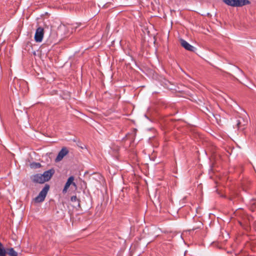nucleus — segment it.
<instances>
[{"label":"nucleus","instance_id":"f257e3e1","mask_svg":"<svg viewBox=\"0 0 256 256\" xmlns=\"http://www.w3.org/2000/svg\"><path fill=\"white\" fill-rule=\"evenodd\" d=\"M50 186L49 184H46L44 188L39 193L38 195L34 198V202H42L44 201L50 190Z\"/></svg>","mask_w":256,"mask_h":256},{"label":"nucleus","instance_id":"f03ea898","mask_svg":"<svg viewBox=\"0 0 256 256\" xmlns=\"http://www.w3.org/2000/svg\"><path fill=\"white\" fill-rule=\"evenodd\" d=\"M248 124L247 120H245L244 118L239 116L236 120V128L240 130H243L246 128V126Z\"/></svg>","mask_w":256,"mask_h":256},{"label":"nucleus","instance_id":"7ed1b4c3","mask_svg":"<svg viewBox=\"0 0 256 256\" xmlns=\"http://www.w3.org/2000/svg\"><path fill=\"white\" fill-rule=\"evenodd\" d=\"M44 35V30L42 27H38L36 28V33L34 34V40L36 42H42Z\"/></svg>","mask_w":256,"mask_h":256},{"label":"nucleus","instance_id":"20e7f679","mask_svg":"<svg viewBox=\"0 0 256 256\" xmlns=\"http://www.w3.org/2000/svg\"><path fill=\"white\" fill-rule=\"evenodd\" d=\"M15 88L17 90L24 92V87H26L27 84L24 80H17L14 82Z\"/></svg>","mask_w":256,"mask_h":256},{"label":"nucleus","instance_id":"39448f33","mask_svg":"<svg viewBox=\"0 0 256 256\" xmlns=\"http://www.w3.org/2000/svg\"><path fill=\"white\" fill-rule=\"evenodd\" d=\"M68 153V150L66 147H64L58 152L56 158L55 159L56 162H60L62 160L64 157Z\"/></svg>","mask_w":256,"mask_h":256},{"label":"nucleus","instance_id":"423d86ee","mask_svg":"<svg viewBox=\"0 0 256 256\" xmlns=\"http://www.w3.org/2000/svg\"><path fill=\"white\" fill-rule=\"evenodd\" d=\"M30 178L32 182L34 183L43 184L46 182L43 178L42 174H37L32 176Z\"/></svg>","mask_w":256,"mask_h":256},{"label":"nucleus","instance_id":"0eeeda50","mask_svg":"<svg viewBox=\"0 0 256 256\" xmlns=\"http://www.w3.org/2000/svg\"><path fill=\"white\" fill-rule=\"evenodd\" d=\"M54 172L55 170L54 168H51L44 172L42 175L45 182L48 181L54 174Z\"/></svg>","mask_w":256,"mask_h":256},{"label":"nucleus","instance_id":"6e6552de","mask_svg":"<svg viewBox=\"0 0 256 256\" xmlns=\"http://www.w3.org/2000/svg\"><path fill=\"white\" fill-rule=\"evenodd\" d=\"M74 177L73 176H70L68 180L66 182L65 184L64 187L62 190L63 193H66L67 192L68 189L70 187V186L72 184L75 187L76 186L75 182H74Z\"/></svg>","mask_w":256,"mask_h":256},{"label":"nucleus","instance_id":"1a4fd4ad","mask_svg":"<svg viewBox=\"0 0 256 256\" xmlns=\"http://www.w3.org/2000/svg\"><path fill=\"white\" fill-rule=\"evenodd\" d=\"M181 46L184 47L186 50L190 52H194L196 48L190 45L186 41L184 40L181 39L180 40Z\"/></svg>","mask_w":256,"mask_h":256},{"label":"nucleus","instance_id":"9d476101","mask_svg":"<svg viewBox=\"0 0 256 256\" xmlns=\"http://www.w3.org/2000/svg\"><path fill=\"white\" fill-rule=\"evenodd\" d=\"M250 4V2L248 0H236L234 7H242Z\"/></svg>","mask_w":256,"mask_h":256},{"label":"nucleus","instance_id":"9b49d317","mask_svg":"<svg viewBox=\"0 0 256 256\" xmlns=\"http://www.w3.org/2000/svg\"><path fill=\"white\" fill-rule=\"evenodd\" d=\"M250 209L252 212H254L256 210V199H252L249 204Z\"/></svg>","mask_w":256,"mask_h":256},{"label":"nucleus","instance_id":"f8f14e48","mask_svg":"<svg viewBox=\"0 0 256 256\" xmlns=\"http://www.w3.org/2000/svg\"><path fill=\"white\" fill-rule=\"evenodd\" d=\"M6 254H8L10 256H18V252L13 248H8Z\"/></svg>","mask_w":256,"mask_h":256},{"label":"nucleus","instance_id":"ddd939ff","mask_svg":"<svg viewBox=\"0 0 256 256\" xmlns=\"http://www.w3.org/2000/svg\"><path fill=\"white\" fill-rule=\"evenodd\" d=\"M222 1L228 6L234 7L236 0H222Z\"/></svg>","mask_w":256,"mask_h":256},{"label":"nucleus","instance_id":"4468645a","mask_svg":"<svg viewBox=\"0 0 256 256\" xmlns=\"http://www.w3.org/2000/svg\"><path fill=\"white\" fill-rule=\"evenodd\" d=\"M6 250H5L2 244L0 242V256H6Z\"/></svg>","mask_w":256,"mask_h":256},{"label":"nucleus","instance_id":"2eb2a0df","mask_svg":"<svg viewBox=\"0 0 256 256\" xmlns=\"http://www.w3.org/2000/svg\"><path fill=\"white\" fill-rule=\"evenodd\" d=\"M71 200L72 202H76V201H79V200L78 199L76 196H74L71 197Z\"/></svg>","mask_w":256,"mask_h":256},{"label":"nucleus","instance_id":"dca6fc26","mask_svg":"<svg viewBox=\"0 0 256 256\" xmlns=\"http://www.w3.org/2000/svg\"><path fill=\"white\" fill-rule=\"evenodd\" d=\"M80 24H76V26H74V24H72V28H74L75 29L77 28L80 25Z\"/></svg>","mask_w":256,"mask_h":256},{"label":"nucleus","instance_id":"f3484780","mask_svg":"<svg viewBox=\"0 0 256 256\" xmlns=\"http://www.w3.org/2000/svg\"><path fill=\"white\" fill-rule=\"evenodd\" d=\"M36 164H38V166H40V163Z\"/></svg>","mask_w":256,"mask_h":256}]
</instances>
